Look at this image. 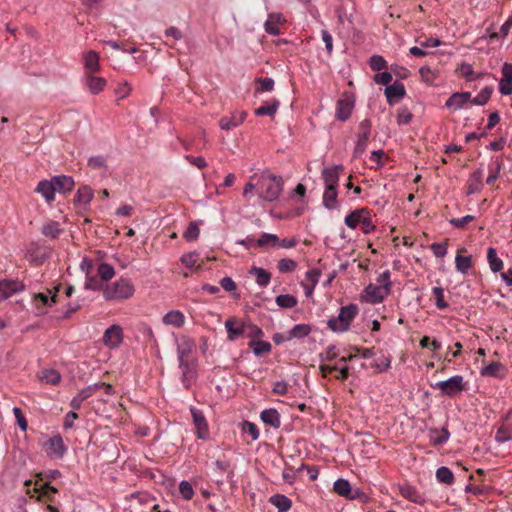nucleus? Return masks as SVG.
I'll use <instances>...</instances> for the list:
<instances>
[{
    "label": "nucleus",
    "instance_id": "obj_4",
    "mask_svg": "<svg viewBox=\"0 0 512 512\" xmlns=\"http://www.w3.org/2000/svg\"><path fill=\"white\" fill-rule=\"evenodd\" d=\"M432 387L441 390L444 395L452 398L465 390V382L463 376L455 375L447 380L436 382Z\"/></svg>",
    "mask_w": 512,
    "mask_h": 512
},
{
    "label": "nucleus",
    "instance_id": "obj_20",
    "mask_svg": "<svg viewBox=\"0 0 512 512\" xmlns=\"http://www.w3.org/2000/svg\"><path fill=\"white\" fill-rule=\"evenodd\" d=\"M35 192L40 194L48 203H51L55 199V189L52 180H41L36 186Z\"/></svg>",
    "mask_w": 512,
    "mask_h": 512
},
{
    "label": "nucleus",
    "instance_id": "obj_39",
    "mask_svg": "<svg viewBox=\"0 0 512 512\" xmlns=\"http://www.w3.org/2000/svg\"><path fill=\"white\" fill-rule=\"evenodd\" d=\"M399 492H400V494H401L404 498H406V499H408V500H410V501H412V502L420 503V502H421V500H422V498H421V496L419 495V493H418V491L416 490V488H415V487H413V486H411V485H409V484L401 485V486L399 487Z\"/></svg>",
    "mask_w": 512,
    "mask_h": 512
},
{
    "label": "nucleus",
    "instance_id": "obj_40",
    "mask_svg": "<svg viewBox=\"0 0 512 512\" xmlns=\"http://www.w3.org/2000/svg\"><path fill=\"white\" fill-rule=\"evenodd\" d=\"M436 479L439 483L452 485L454 483V474L446 466H441L436 470Z\"/></svg>",
    "mask_w": 512,
    "mask_h": 512
},
{
    "label": "nucleus",
    "instance_id": "obj_12",
    "mask_svg": "<svg viewBox=\"0 0 512 512\" xmlns=\"http://www.w3.org/2000/svg\"><path fill=\"white\" fill-rule=\"evenodd\" d=\"M225 328L228 340L236 341L246 332L247 324L231 317L226 320Z\"/></svg>",
    "mask_w": 512,
    "mask_h": 512
},
{
    "label": "nucleus",
    "instance_id": "obj_6",
    "mask_svg": "<svg viewBox=\"0 0 512 512\" xmlns=\"http://www.w3.org/2000/svg\"><path fill=\"white\" fill-rule=\"evenodd\" d=\"M190 412L192 415L197 438L201 440H208L210 438V430L204 413L196 407H191Z\"/></svg>",
    "mask_w": 512,
    "mask_h": 512
},
{
    "label": "nucleus",
    "instance_id": "obj_42",
    "mask_svg": "<svg viewBox=\"0 0 512 512\" xmlns=\"http://www.w3.org/2000/svg\"><path fill=\"white\" fill-rule=\"evenodd\" d=\"M334 491L340 495V496H345V497H350V498H354V496H350V492H351V485L349 483L348 480L346 479H337L335 482H334Z\"/></svg>",
    "mask_w": 512,
    "mask_h": 512
},
{
    "label": "nucleus",
    "instance_id": "obj_18",
    "mask_svg": "<svg viewBox=\"0 0 512 512\" xmlns=\"http://www.w3.org/2000/svg\"><path fill=\"white\" fill-rule=\"evenodd\" d=\"M179 368L182 372L181 382L186 389H189L196 380V370L189 361L179 362Z\"/></svg>",
    "mask_w": 512,
    "mask_h": 512
},
{
    "label": "nucleus",
    "instance_id": "obj_23",
    "mask_svg": "<svg viewBox=\"0 0 512 512\" xmlns=\"http://www.w3.org/2000/svg\"><path fill=\"white\" fill-rule=\"evenodd\" d=\"M99 59V54L94 50H89L84 54V67L87 70V74L100 71Z\"/></svg>",
    "mask_w": 512,
    "mask_h": 512
},
{
    "label": "nucleus",
    "instance_id": "obj_7",
    "mask_svg": "<svg viewBox=\"0 0 512 512\" xmlns=\"http://www.w3.org/2000/svg\"><path fill=\"white\" fill-rule=\"evenodd\" d=\"M371 134V121L364 119L359 123L357 141L354 148L355 155L362 154L367 147V142Z\"/></svg>",
    "mask_w": 512,
    "mask_h": 512
},
{
    "label": "nucleus",
    "instance_id": "obj_57",
    "mask_svg": "<svg viewBox=\"0 0 512 512\" xmlns=\"http://www.w3.org/2000/svg\"><path fill=\"white\" fill-rule=\"evenodd\" d=\"M259 86L255 90V94L259 92H271L274 89V80L270 77L258 79Z\"/></svg>",
    "mask_w": 512,
    "mask_h": 512
},
{
    "label": "nucleus",
    "instance_id": "obj_41",
    "mask_svg": "<svg viewBox=\"0 0 512 512\" xmlns=\"http://www.w3.org/2000/svg\"><path fill=\"white\" fill-rule=\"evenodd\" d=\"M311 330L312 329L309 324H304V323L297 324L289 331V336L287 339L290 340L292 338H298V339L304 338L311 333Z\"/></svg>",
    "mask_w": 512,
    "mask_h": 512
},
{
    "label": "nucleus",
    "instance_id": "obj_47",
    "mask_svg": "<svg viewBox=\"0 0 512 512\" xmlns=\"http://www.w3.org/2000/svg\"><path fill=\"white\" fill-rule=\"evenodd\" d=\"M445 106L447 108H451L455 111L467 108V105L463 101V99L460 97L459 92L453 93L446 101Z\"/></svg>",
    "mask_w": 512,
    "mask_h": 512
},
{
    "label": "nucleus",
    "instance_id": "obj_63",
    "mask_svg": "<svg viewBox=\"0 0 512 512\" xmlns=\"http://www.w3.org/2000/svg\"><path fill=\"white\" fill-rule=\"evenodd\" d=\"M396 118L398 125H407L412 120V114L407 108H402L398 110Z\"/></svg>",
    "mask_w": 512,
    "mask_h": 512
},
{
    "label": "nucleus",
    "instance_id": "obj_10",
    "mask_svg": "<svg viewBox=\"0 0 512 512\" xmlns=\"http://www.w3.org/2000/svg\"><path fill=\"white\" fill-rule=\"evenodd\" d=\"M54 303H56V294H51L50 290L47 293H37L33 296L37 316L46 314L45 308L52 306Z\"/></svg>",
    "mask_w": 512,
    "mask_h": 512
},
{
    "label": "nucleus",
    "instance_id": "obj_2",
    "mask_svg": "<svg viewBox=\"0 0 512 512\" xmlns=\"http://www.w3.org/2000/svg\"><path fill=\"white\" fill-rule=\"evenodd\" d=\"M134 292L135 288L132 282L128 279L120 278L105 286L103 289V297L108 301H122L131 298Z\"/></svg>",
    "mask_w": 512,
    "mask_h": 512
},
{
    "label": "nucleus",
    "instance_id": "obj_64",
    "mask_svg": "<svg viewBox=\"0 0 512 512\" xmlns=\"http://www.w3.org/2000/svg\"><path fill=\"white\" fill-rule=\"evenodd\" d=\"M419 73L424 82L432 84L436 78V73L428 66L421 67Z\"/></svg>",
    "mask_w": 512,
    "mask_h": 512
},
{
    "label": "nucleus",
    "instance_id": "obj_25",
    "mask_svg": "<svg viewBox=\"0 0 512 512\" xmlns=\"http://www.w3.org/2000/svg\"><path fill=\"white\" fill-rule=\"evenodd\" d=\"M162 322L165 325L181 328L185 323V317L181 311L171 310L163 316Z\"/></svg>",
    "mask_w": 512,
    "mask_h": 512
},
{
    "label": "nucleus",
    "instance_id": "obj_58",
    "mask_svg": "<svg viewBox=\"0 0 512 512\" xmlns=\"http://www.w3.org/2000/svg\"><path fill=\"white\" fill-rule=\"evenodd\" d=\"M369 65L374 71H381L387 66L386 60L380 55H373L369 60Z\"/></svg>",
    "mask_w": 512,
    "mask_h": 512
},
{
    "label": "nucleus",
    "instance_id": "obj_62",
    "mask_svg": "<svg viewBox=\"0 0 512 512\" xmlns=\"http://www.w3.org/2000/svg\"><path fill=\"white\" fill-rule=\"evenodd\" d=\"M13 414L16 418V421H17V424L19 426V428L24 432L27 430L28 428V423H27V420L21 410V408L19 407H14L13 408Z\"/></svg>",
    "mask_w": 512,
    "mask_h": 512
},
{
    "label": "nucleus",
    "instance_id": "obj_31",
    "mask_svg": "<svg viewBox=\"0 0 512 512\" xmlns=\"http://www.w3.org/2000/svg\"><path fill=\"white\" fill-rule=\"evenodd\" d=\"M246 117L245 112H241L239 115H232L230 118L223 117L219 121L220 128L222 130H230L243 123Z\"/></svg>",
    "mask_w": 512,
    "mask_h": 512
},
{
    "label": "nucleus",
    "instance_id": "obj_59",
    "mask_svg": "<svg viewBox=\"0 0 512 512\" xmlns=\"http://www.w3.org/2000/svg\"><path fill=\"white\" fill-rule=\"evenodd\" d=\"M377 285L385 289L388 293L391 292V281H390V271L385 270L381 273L377 278Z\"/></svg>",
    "mask_w": 512,
    "mask_h": 512
},
{
    "label": "nucleus",
    "instance_id": "obj_35",
    "mask_svg": "<svg viewBox=\"0 0 512 512\" xmlns=\"http://www.w3.org/2000/svg\"><path fill=\"white\" fill-rule=\"evenodd\" d=\"M487 260L489 263V267L492 272L496 273L502 270L503 261L497 256L496 249L493 247H489L487 250Z\"/></svg>",
    "mask_w": 512,
    "mask_h": 512
},
{
    "label": "nucleus",
    "instance_id": "obj_22",
    "mask_svg": "<svg viewBox=\"0 0 512 512\" xmlns=\"http://www.w3.org/2000/svg\"><path fill=\"white\" fill-rule=\"evenodd\" d=\"M261 421L274 429L281 426V418L279 412L274 408L265 409L260 413Z\"/></svg>",
    "mask_w": 512,
    "mask_h": 512
},
{
    "label": "nucleus",
    "instance_id": "obj_51",
    "mask_svg": "<svg viewBox=\"0 0 512 512\" xmlns=\"http://www.w3.org/2000/svg\"><path fill=\"white\" fill-rule=\"evenodd\" d=\"M511 439H512V430L509 426L502 425L501 427L498 428L496 435H495V440L498 443H505Z\"/></svg>",
    "mask_w": 512,
    "mask_h": 512
},
{
    "label": "nucleus",
    "instance_id": "obj_21",
    "mask_svg": "<svg viewBox=\"0 0 512 512\" xmlns=\"http://www.w3.org/2000/svg\"><path fill=\"white\" fill-rule=\"evenodd\" d=\"M283 22V16L280 13H270L264 24L265 31L273 36L280 34V25Z\"/></svg>",
    "mask_w": 512,
    "mask_h": 512
},
{
    "label": "nucleus",
    "instance_id": "obj_15",
    "mask_svg": "<svg viewBox=\"0 0 512 512\" xmlns=\"http://www.w3.org/2000/svg\"><path fill=\"white\" fill-rule=\"evenodd\" d=\"M343 170L342 165H333L322 170V177L325 187L337 188L339 181V173Z\"/></svg>",
    "mask_w": 512,
    "mask_h": 512
},
{
    "label": "nucleus",
    "instance_id": "obj_44",
    "mask_svg": "<svg viewBox=\"0 0 512 512\" xmlns=\"http://www.w3.org/2000/svg\"><path fill=\"white\" fill-rule=\"evenodd\" d=\"M250 348L256 356H261L271 352L272 346L267 341H251L249 343Z\"/></svg>",
    "mask_w": 512,
    "mask_h": 512
},
{
    "label": "nucleus",
    "instance_id": "obj_1",
    "mask_svg": "<svg viewBox=\"0 0 512 512\" xmlns=\"http://www.w3.org/2000/svg\"><path fill=\"white\" fill-rule=\"evenodd\" d=\"M283 191L282 177L262 172L257 180V194L265 201L273 202L277 200Z\"/></svg>",
    "mask_w": 512,
    "mask_h": 512
},
{
    "label": "nucleus",
    "instance_id": "obj_37",
    "mask_svg": "<svg viewBox=\"0 0 512 512\" xmlns=\"http://www.w3.org/2000/svg\"><path fill=\"white\" fill-rule=\"evenodd\" d=\"M39 379L46 384L57 385L61 381V375L55 369H44L39 374Z\"/></svg>",
    "mask_w": 512,
    "mask_h": 512
},
{
    "label": "nucleus",
    "instance_id": "obj_49",
    "mask_svg": "<svg viewBox=\"0 0 512 512\" xmlns=\"http://www.w3.org/2000/svg\"><path fill=\"white\" fill-rule=\"evenodd\" d=\"M276 304L281 308H293L297 305V298L290 294H282L276 297Z\"/></svg>",
    "mask_w": 512,
    "mask_h": 512
},
{
    "label": "nucleus",
    "instance_id": "obj_48",
    "mask_svg": "<svg viewBox=\"0 0 512 512\" xmlns=\"http://www.w3.org/2000/svg\"><path fill=\"white\" fill-rule=\"evenodd\" d=\"M456 269L462 274H466L472 267V259L470 256L457 255L455 258Z\"/></svg>",
    "mask_w": 512,
    "mask_h": 512
},
{
    "label": "nucleus",
    "instance_id": "obj_33",
    "mask_svg": "<svg viewBox=\"0 0 512 512\" xmlns=\"http://www.w3.org/2000/svg\"><path fill=\"white\" fill-rule=\"evenodd\" d=\"M269 502L278 509V512H287L292 506V501L283 494L271 496Z\"/></svg>",
    "mask_w": 512,
    "mask_h": 512
},
{
    "label": "nucleus",
    "instance_id": "obj_19",
    "mask_svg": "<svg viewBox=\"0 0 512 512\" xmlns=\"http://www.w3.org/2000/svg\"><path fill=\"white\" fill-rule=\"evenodd\" d=\"M55 192L60 193L70 192L75 185V182L71 176L57 175L51 178Z\"/></svg>",
    "mask_w": 512,
    "mask_h": 512
},
{
    "label": "nucleus",
    "instance_id": "obj_55",
    "mask_svg": "<svg viewBox=\"0 0 512 512\" xmlns=\"http://www.w3.org/2000/svg\"><path fill=\"white\" fill-rule=\"evenodd\" d=\"M432 293L435 297V305L438 309H445L448 303L444 300V290L441 287H433Z\"/></svg>",
    "mask_w": 512,
    "mask_h": 512
},
{
    "label": "nucleus",
    "instance_id": "obj_28",
    "mask_svg": "<svg viewBox=\"0 0 512 512\" xmlns=\"http://www.w3.org/2000/svg\"><path fill=\"white\" fill-rule=\"evenodd\" d=\"M482 179H483V170L479 169V170L474 171L468 180L467 193L475 194L477 192H480L483 187Z\"/></svg>",
    "mask_w": 512,
    "mask_h": 512
},
{
    "label": "nucleus",
    "instance_id": "obj_50",
    "mask_svg": "<svg viewBox=\"0 0 512 512\" xmlns=\"http://www.w3.org/2000/svg\"><path fill=\"white\" fill-rule=\"evenodd\" d=\"M241 430L243 433L250 435L253 441H256L260 436V432L257 425L249 421L242 422Z\"/></svg>",
    "mask_w": 512,
    "mask_h": 512
},
{
    "label": "nucleus",
    "instance_id": "obj_36",
    "mask_svg": "<svg viewBox=\"0 0 512 512\" xmlns=\"http://www.w3.org/2000/svg\"><path fill=\"white\" fill-rule=\"evenodd\" d=\"M62 231L59 222L56 221H48L42 227V234L51 239H56Z\"/></svg>",
    "mask_w": 512,
    "mask_h": 512
},
{
    "label": "nucleus",
    "instance_id": "obj_54",
    "mask_svg": "<svg viewBox=\"0 0 512 512\" xmlns=\"http://www.w3.org/2000/svg\"><path fill=\"white\" fill-rule=\"evenodd\" d=\"M179 492L182 498L186 501H189L194 496V490L189 481L183 480L179 484Z\"/></svg>",
    "mask_w": 512,
    "mask_h": 512
},
{
    "label": "nucleus",
    "instance_id": "obj_26",
    "mask_svg": "<svg viewBox=\"0 0 512 512\" xmlns=\"http://www.w3.org/2000/svg\"><path fill=\"white\" fill-rule=\"evenodd\" d=\"M106 80L102 77L92 75V73L86 75V87L92 94L100 93L106 86Z\"/></svg>",
    "mask_w": 512,
    "mask_h": 512
},
{
    "label": "nucleus",
    "instance_id": "obj_3",
    "mask_svg": "<svg viewBox=\"0 0 512 512\" xmlns=\"http://www.w3.org/2000/svg\"><path fill=\"white\" fill-rule=\"evenodd\" d=\"M357 314L358 307L355 304L341 307L338 316L328 320V328L337 333L345 332L349 329L351 322Z\"/></svg>",
    "mask_w": 512,
    "mask_h": 512
},
{
    "label": "nucleus",
    "instance_id": "obj_5",
    "mask_svg": "<svg viewBox=\"0 0 512 512\" xmlns=\"http://www.w3.org/2000/svg\"><path fill=\"white\" fill-rule=\"evenodd\" d=\"M44 446L47 456L51 459H62L67 452V447L60 434H56L49 438Z\"/></svg>",
    "mask_w": 512,
    "mask_h": 512
},
{
    "label": "nucleus",
    "instance_id": "obj_30",
    "mask_svg": "<svg viewBox=\"0 0 512 512\" xmlns=\"http://www.w3.org/2000/svg\"><path fill=\"white\" fill-rule=\"evenodd\" d=\"M280 102L277 99H272L271 101L265 103L264 105H261L257 109H255L254 114L256 116H269L273 117L278 108H279Z\"/></svg>",
    "mask_w": 512,
    "mask_h": 512
},
{
    "label": "nucleus",
    "instance_id": "obj_43",
    "mask_svg": "<svg viewBox=\"0 0 512 512\" xmlns=\"http://www.w3.org/2000/svg\"><path fill=\"white\" fill-rule=\"evenodd\" d=\"M450 433L446 428L441 430L434 429L431 431L430 439L434 445H442L448 441Z\"/></svg>",
    "mask_w": 512,
    "mask_h": 512
},
{
    "label": "nucleus",
    "instance_id": "obj_34",
    "mask_svg": "<svg viewBox=\"0 0 512 512\" xmlns=\"http://www.w3.org/2000/svg\"><path fill=\"white\" fill-rule=\"evenodd\" d=\"M279 243V237L272 233H262L258 239H256V246L261 248L276 247Z\"/></svg>",
    "mask_w": 512,
    "mask_h": 512
},
{
    "label": "nucleus",
    "instance_id": "obj_60",
    "mask_svg": "<svg viewBox=\"0 0 512 512\" xmlns=\"http://www.w3.org/2000/svg\"><path fill=\"white\" fill-rule=\"evenodd\" d=\"M88 166L92 169H106V158L104 156H92L88 159Z\"/></svg>",
    "mask_w": 512,
    "mask_h": 512
},
{
    "label": "nucleus",
    "instance_id": "obj_27",
    "mask_svg": "<svg viewBox=\"0 0 512 512\" xmlns=\"http://www.w3.org/2000/svg\"><path fill=\"white\" fill-rule=\"evenodd\" d=\"M337 196V188L325 187L322 202L324 207L328 210L337 209L339 207Z\"/></svg>",
    "mask_w": 512,
    "mask_h": 512
},
{
    "label": "nucleus",
    "instance_id": "obj_13",
    "mask_svg": "<svg viewBox=\"0 0 512 512\" xmlns=\"http://www.w3.org/2000/svg\"><path fill=\"white\" fill-rule=\"evenodd\" d=\"M406 94L404 84L395 81L392 85L385 88V96L389 105H394L398 100L402 99Z\"/></svg>",
    "mask_w": 512,
    "mask_h": 512
},
{
    "label": "nucleus",
    "instance_id": "obj_11",
    "mask_svg": "<svg viewBox=\"0 0 512 512\" xmlns=\"http://www.w3.org/2000/svg\"><path fill=\"white\" fill-rule=\"evenodd\" d=\"M123 340V330L121 326L113 324L106 329L103 335L104 344L110 349L117 348Z\"/></svg>",
    "mask_w": 512,
    "mask_h": 512
},
{
    "label": "nucleus",
    "instance_id": "obj_46",
    "mask_svg": "<svg viewBox=\"0 0 512 512\" xmlns=\"http://www.w3.org/2000/svg\"><path fill=\"white\" fill-rule=\"evenodd\" d=\"M97 274L103 281H109L115 276V269L108 263H101L97 268Z\"/></svg>",
    "mask_w": 512,
    "mask_h": 512
},
{
    "label": "nucleus",
    "instance_id": "obj_17",
    "mask_svg": "<svg viewBox=\"0 0 512 512\" xmlns=\"http://www.w3.org/2000/svg\"><path fill=\"white\" fill-rule=\"evenodd\" d=\"M353 107L354 103L349 97L339 99L336 105V118L340 121L348 120L351 116Z\"/></svg>",
    "mask_w": 512,
    "mask_h": 512
},
{
    "label": "nucleus",
    "instance_id": "obj_56",
    "mask_svg": "<svg viewBox=\"0 0 512 512\" xmlns=\"http://www.w3.org/2000/svg\"><path fill=\"white\" fill-rule=\"evenodd\" d=\"M297 263L293 259L283 258L278 261V269L281 273H289L296 269Z\"/></svg>",
    "mask_w": 512,
    "mask_h": 512
},
{
    "label": "nucleus",
    "instance_id": "obj_45",
    "mask_svg": "<svg viewBox=\"0 0 512 512\" xmlns=\"http://www.w3.org/2000/svg\"><path fill=\"white\" fill-rule=\"evenodd\" d=\"M492 93H493V87L486 86L478 93V95L476 97H474L471 100V103L474 105L483 106L489 101Z\"/></svg>",
    "mask_w": 512,
    "mask_h": 512
},
{
    "label": "nucleus",
    "instance_id": "obj_14",
    "mask_svg": "<svg viewBox=\"0 0 512 512\" xmlns=\"http://www.w3.org/2000/svg\"><path fill=\"white\" fill-rule=\"evenodd\" d=\"M195 342L189 337L183 336L177 341V358L178 362L188 361V356L195 349Z\"/></svg>",
    "mask_w": 512,
    "mask_h": 512
},
{
    "label": "nucleus",
    "instance_id": "obj_61",
    "mask_svg": "<svg viewBox=\"0 0 512 512\" xmlns=\"http://www.w3.org/2000/svg\"><path fill=\"white\" fill-rule=\"evenodd\" d=\"M360 225H361V230L364 234H369V233L373 232L376 228L372 222V219H371L369 213L363 215V217L360 221Z\"/></svg>",
    "mask_w": 512,
    "mask_h": 512
},
{
    "label": "nucleus",
    "instance_id": "obj_8",
    "mask_svg": "<svg viewBox=\"0 0 512 512\" xmlns=\"http://www.w3.org/2000/svg\"><path fill=\"white\" fill-rule=\"evenodd\" d=\"M25 290V285L17 279H5L0 281V302L8 299L16 293Z\"/></svg>",
    "mask_w": 512,
    "mask_h": 512
},
{
    "label": "nucleus",
    "instance_id": "obj_32",
    "mask_svg": "<svg viewBox=\"0 0 512 512\" xmlns=\"http://www.w3.org/2000/svg\"><path fill=\"white\" fill-rule=\"evenodd\" d=\"M364 214H368V210L365 208L356 209L350 212L344 219V223L350 229H356L360 225V221Z\"/></svg>",
    "mask_w": 512,
    "mask_h": 512
},
{
    "label": "nucleus",
    "instance_id": "obj_16",
    "mask_svg": "<svg viewBox=\"0 0 512 512\" xmlns=\"http://www.w3.org/2000/svg\"><path fill=\"white\" fill-rule=\"evenodd\" d=\"M99 389V385L93 384L89 385L82 390H80L77 395H75L70 401V406L74 410H79L81 408L82 403L90 398L97 390Z\"/></svg>",
    "mask_w": 512,
    "mask_h": 512
},
{
    "label": "nucleus",
    "instance_id": "obj_29",
    "mask_svg": "<svg viewBox=\"0 0 512 512\" xmlns=\"http://www.w3.org/2000/svg\"><path fill=\"white\" fill-rule=\"evenodd\" d=\"M249 273L256 278V283L260 287H266L271 281V274L261 267L253 266L250 268Z\"/></svg>",
    "mask_w": 512,
    "mask_h": 512
},
{
    "label": "nucleus",
    "instance_id": "obj_53",
    "mask_svg": "<svg viewBox=\"0 0 512 512\" xmlns=\"http://www.w3.org/2000/svg\"><path fill=\"white\" fill-rule=\"evenodd\" d=\"M372 366L378 372L387 371L391 366V358L389 356L382 355L374 360Z\"/></svg>",
    "mask_w": 512,
    "mask_h": 512
},
{
    "label": "nucleus",
    "instance_id": "obj_52",
    "mask_svg": "<svg viewBox=\"0 0 512 512\" xmlns=\"http://www.w3.org/2000/svg\"><path fill=\"white\" fill-rule=\"evenodd\" d=\"M459 71L461 75H463L466 78L467 81H474L482 76V74L480 73L475 74L472 65L468 63H462L459 68Z\"/></svg>",
    "mask_w": 512,
    "mask_h": 512
},
{
    "label": "nucleus",
    "instance_id": "obj_38",
    "mask_svg": "<svg viewBox=\"0 0 512 512\" xmlns=\"http://www.w3.org/2000/svg\"><path fill=\"white\" fill-rule=\"evenodd\" d=\"M93 198V190L89 186H81L74 198L76 204L87 205Z\"/></svg>",
    "mask_w": 512,
    "mask_h": 512
},
{
    "label": "nucleus",
    "instance_id": "obj_9",
    "mask_svg": "<svg viewBox=\"0 0 512 512\" xmlns=\"http://www.w3.org/2000/svg\"><path fill=\"white\" fill-rule=\"evenodd\" d=\"M388 294L389 293L382 287L375 284H369L364 288L361 294V299L362 301L370 304H378L381 303Z\"/></svg>",
    "mask_w": 512,
    "mask_h": 512
},
{
    "label": "nucleus",
    "instance_id": "obj_24",
    "mask_svg": "<svg viewBox=\"0 0 512 512\" xmlns=\"http://www.w3.org/2000/svg\"><path fill=\"white\" fill-rule=\"evenodd\" d=\"M505 373L506 369L500 362H492L480 371L481 376L492 378H502L505 376Z\"/></svg>",
    "mask_w": 512,
    "mask_h": 512
}]
</instances>
